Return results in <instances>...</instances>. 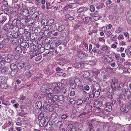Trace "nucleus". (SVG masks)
<instances>
[{"label":"nucleus","instance_id":"nucleus-1","mask_svg":"<svg viewBox=\"0 0 131 131\" xmlns=\"http://www.w3.org/2000/svg\"><path fill=\"white\" fill-rule=\"evenodd\" d=\"M54 28L60 32H62L65 29V26L64 25H61L59 23H57L54 24Z\"/></svg>","mask_w":131,"mask_h":131},{"label":"nucleus","instance_id":"nucleus-2","mask_svg":"<svg viewBox=\"0 0 131 131\" xmlns=\"http://www.w3.org/2000/svg\"><path fill=\"white\" fill-rule=\"evenodd\" d=\"M50 28L49 29V27L48 26L44 27L43 28V30H44L43 35L45 36L50 35L51 32L50 30Z\"/></svg>","mask_w":131,"mask_h":131},{"label":"nucleus","instance_id":"nucleus-3","mask_svg":"<svg viewBox=\"0 0 131 131\" xmlns=\"http://www.w3.org/2000/svg\"><path fill=\"white\" fill-rule=\"evenodd\" d=\"M62 85H63V83H59L57 85V86H56L54 88L53 91L55 94H58L60 93V89L58 86L60 85L61 86H62Z\"/></svg>","mask_w":131,"mask_h":131},{"label":"nucleus","instance_id":"nucleus-4","mask_svg":"<svg viewBox=\"0 0 131 131\" xmlns=\"http://www.w3.org/2000/svg\"><path fill=\"white\" fill-rule=\"evenodd\" d=\"M12 37L14 38H16L18 40L19 38L23 37V36L22 34L19 32H15L13 35Z\"/></svg>","mask_w":131,"mask_h":131},{"label":"nucleus","instance_id":"nucleus-5","mask_svg":"<svg viewBox=\"0 0 131 131\" xmlns=\"http://www.w3.org/2000/svg\"><path fill=\"white\" fill-rule=\"evenodd\" d=\"M47 85H42L41 88V91L43 92H45L46 93V92H48L49 91H52V90L51 89H49L48 90L47 89Z\"/></svg>","mask_w":131,"mask_h":131},{"label":"nucleus","instance_id":"nucleus-6","mask_svg":"<svg viewBox=\"0 0 131 131\" xmlns=\"http://www.w3.org/2000/svg\"><path fill=\"white\" fill-rule=\"evenodd\" d=\"M130 105H130L126 107L125 105H123L121 108V110L122 111L127 113L129 111L130 108Z\"/></svg>","mask_w":131,"mask_h":131},{"label":"nucleus","instance_id":"nucleus-7","mask_svg":"<svg viewBox=\"0 0 131 131\" xmlns=\"http://www.w3.org/2000/svg\"><path fill=\"white\" fill-rule=\"evenodd\" d=\"M79 75L82 77L86 78L90 76V73L88 71H83L80 73Z\"/></svg>","mask_w":131,"mask_h":131},{"label":"nucleus","instance_id":"nucleus-8","mask_svg":"<svg viewBox=\"0 0 131 131\" xmlns=\"http://www.w3.org/2000/svg\"><path fill=\"white\" fill-rule=\"evenodd\" d=\"M1 72L5 74L9 75L10 73V70L7 67H4L2 68Z\"/></svg>","mask_w":131,"mask_h":131},{"label":"nucleus","instance_id":"nucleus-9","mask_svg":"<svg viewBox=\"0 0 131 131\" xmlns=\"http://www.w3.org/2000/svg\"><path fill=\"white\" fill-rule=\"evenodd\" d=\"M43 100H44L43 102L44 104H46L47 106L48 105L51 104L52 103V99L47 98L46 97H43Z\"/></svg>","mask_w":131,"mask_h":131},{"label":"nucleus","instance_id":"nucleus-10","mask_svg":"<svg viewBox=\"0 0 131 131\" xmlns=\"http://www.w3.org/2000/svg\"><path fill=\"white\" fill-rule=\"evenodd\" d=\"M91 122L93 126L96 127H98L99 125L101 123L98 121H97L96 119H92L91 120Z\"/></svg>","mask_w":131,"mask_h":131},{"label":"nucleus","instance_id":"nucleus-11","mask_svg":"<svg viewBox=\"0 0 131 131\" xmlns=\"http://www.w3.org/2000/svg\"><path fill=\"white\" fill-rule=\"evenodd\" d=\"M128 85H124L123 89V92L129 95L131 93L128 88Z\"/></svg>","mask_w":131,"mask_h":131},{"label":"nucleus","instance_id":"nucleus-12","mask_svg":"<svg viewBox=\"0 0 131 131\" xmlns=\"http://www.w3.org/2000/svg\"><path fill=\"white\" fill-rule=\"evenodd\" d=\"M20 45L22 48L24 49V50L25 49L28 48L29 47V44L26 42H21L20 43Z\"/></svg>","mask_w":131,"mask_h":131},{"label":"nucleus","instance_id":"nucleus-13","mask_svg":"<svg viewBox=\"0 0 131 131\" xmlns=\"http://www.w3.org/2000/svg\"><path fill=\"white\" fill-rule=\"evenodd\" d=\"M13 26L12 24L8 23L4 25V29L6 31L8 30L9 29H11Z\"/></svg>","mask_w":131,"mask_h":131},{"label":"nucleus","instance_id":"nucleus-14","mask_svg":"<svg viewBox=\"0 0 131 131\" xmlns=\"http://www.w3.org/2000/svg\"><path fill=\"white\" fill-rule=\"evenodd\" d=\"M25 66V62H19L17 65L18 69L19 71V69H21L23 68Z\"/></svg>","mask_w":131,"mask_h":131},{"label":"nucleus","instance_id":"nucleus-15","mask_svg":"<svg viewBox=\"0 0 131 131\" xmlns=\"http://www.w3.org/2000/svg\"><path fill=\"white\" fill-rule=\"evenodd\" d=\"M15 51L17 52L20 53L22 51H24V49H23L22 47L20 46H17L15 48Z\"/></svg>","mask_w":131,"mask_h":131},{"label":"nucleus","instance_id":"nucleus-16","mask_svg":"<svg viewBox=\"0 0 131 131\" xmlns=\"http://www.w3.org/2000/svg\"><path fill=\"white\" fill-rule=\"evenodd\" d=\"M112 110V108L111 106L108 105L105 108L104 110V113L106 112H109L111 111Z\"/></svg>","mask_w":131,"mask_h":131},{"label":"nucleus","instance_id":"nucleus-17","mask_svg":"<svg viewBox=\"0 0 131 131\" xmlns=\"http://www.w3.org/2000/svg\"><path fill=\"white\" fill-rule=\"evenodd\" d=\"M78 56L79 58L81 59H84L86 57V56L85 54V53L82 51L79 53L78 54Z\"/></svg>","mask_w":131,"mask_h":131},{"label":"nucleus","instance_id":"nucleus-18","mask_svg":"<svg viewBox=\"0 0 131 131\" xmlns=\"http://www.w3.org/2000/svg\"><path fill=\"white\" fill-rule=\"evenodd\" d=\"M104 58L106 60V61L107 62H111L113 61L112 58L108 56L107 55H106L104 56Z\"/></svg>","mask_w":131,"mask_h":131},{"label":"nucleus","instance_id":"nucleus-19","mask_svg":"<svg viewBox=\"0 0 131 131\" xmlns=\"http://www.w3.org/2000/svg\"><path fill=\"white\" fill-rule=\"evenodd\" d=\"M103 131H108L110 127L108 125L105 123H103Z\"/></svg>","mask_w":131,"mask_h":131},{"label":"nucleus","instance_id":"nucleus-20","mask_svg":"<svg viewBox=\"0 0 131 131\" xmlns=\"http://www.w3.org/2000/svg\"><path fill=\"white\" fill-rule=\"evenodd\" d=\"M42 103L40 101L37 102L35 104L36 107L38 109H40V108L42 107Z\"/></svg>","mask_w":131,"mask_h":131},{"label":"nucleus","instance_id":"nucleus-21","mask_svg":"<svg viewBox=\"0 0 131 131\" xmlns=\"http://www.w3.org/2000/svg\"><path fill=\"white\" fill-rule=\"evenodd\" d=\"M52 124L51 122H49L47 123L46 125V128L48 130H50L51 128Z\"/></svg>","mask_w":131,"mask_h":131},{"label":"nucleus","instance_id":"nucleus-22","mask_svg":"<svg viewBox=\"0 0 131 131\" xmlns=\"http://www.w3.org/2000/svg\"><path fill=\"white\" fill-rule=\"evenodd\" d=\"M88 10L86 7H80L77 10V12L78 13H80L84 12L87 11Z\"/></svg>","mask_w":131,"mask_h":131},{"label":"nucleus","instance_id":"nucleus-23","mask_svg":"<svg viewBox=\"0 0 131 131\" xmlns=\"http://www.w3.org/2000/svg\"><path fill=\"white\" fill-rule=\"evenodd\" d=\"M45 96L44 97H46V98L51 99V98L53 96L52 94L51 93L50 91L48 92H46V94H45Z\"/></svg>","mask_w":131,"mask_h":131},{"label":"nucleus","instance_id":"nucleus-24","mask_svg":"<svg viewBox=\"0 0 131 131\" xmlns=\"http://www.w3.org/2000/svg\"><path fill=\"white\" fill-rule=\"evenodd\" d=\"M95 91V89H92L91 90L90 92L89 93V96L90 98H92L94 97V92Z\"/></svg>","mask_w":131,"mask_h":131},{"label":"nucleus","instance_id":"nucleus-25","mask_svg":"<svg viewBox=\"0 0 131 131\" xmlns=\"http://www.w3.org/2000/svg\"><path fill=\"white\" fill-rule=\"evenodd\" d=\"M11 71H10V72L9 74L13 77L14 76L17 72H19L18 70L11 69Z\"/></svg>","mask_w":131,"mask_h":131},{"label":"nucleus","instance_id":"nucleus-26","mask_svg":"<svg viewBox=\"0 0 131 131\" xmlns=\"http://www.w3.org/2000/svg\"><path fill=\"white\" fill-rule=\"evenodd\" d=\"M6 79V78L3 76H1L0 77V82L1 84H5L6 83V80H5Z\"/></svg>","mask_w":131,"mask_h":131},{"label":"nucleus","instance_id":"nucleus-27","mask_svg":"<svg viewBox=\"0 0 131 131\" xmlns=\"http://www.w3.org/2000/svg\"><path fill=\"white\" fill-rule=\"evenodd\" d=\"M54 22V20L52 19H49L48 21H47V23L46 24H47V26L48 25L49 26H51L53 24Z\"/></svg>","mask_w":131,"mask_h":131},{"label":"nucleus","instance_id":"nucleus-28","mask_svg":"<svg viewBox=\"0 0 131 131\" xmlns=\"http://www.w3.org/2000/svg\"><path fill=\"white\" fill-rule=\"evenodd\" d=\"M22 14L24 16H28L29 15V11L27 9H24L22 12Z\"/></svg>","mask_w":131,"mask_h":131},{"label":"nucleus","instance_id":"nucleus-29","mask_svg":"<svg viewBox=\"0 0 131 131\" xmlns=\"http://www.w3.org/2000/svg\"><path fill=\"white\" fill-rule=\"evenodd\" d=\"M18 40L16 38H13L11 39V42L13 44V45H16L18 43Z\"/></svg>","mask_w":131,"mask_h":131},{"label":"nucleus","instance_id":"nucleus-30","mask_svg":"<svg viewBox=\"0 0 131 131\" xmlns=\"http://www.w3.org/2000/svg\"><path fill=\"white\" fill-rule=\"evenodd\" d=\"M15 19H16V20L18 22L19 21H20V24L22 25H24V23H23V22H21V21L24 20V19H21L20 17L19 16L16 18Z\"/></svg>","mask_w":131,"mask_h":131},{"label":"nucleus","instance_id":"nucleus-31","mask_svg":"<svg viewBox=\"0 0 131 131\" xmlns=\"http://www.w3.org/2000/svg\"><path fill=\"white\" fill-rule=\"evenodd\" d=\"M11 69L18 70L17 68V65L14 63H12L10 65Z\"/></svg>","mask_w":131,"mask_h":131},{"label":"nucleus","instance_id":"nucleus-32","mask_svg":"<svg viewBox=\"0 0 131 131\" xmlns=\"http://www.w3.org/2000/svg\"><path fill=\"white\" fill-rule=\"evenodd\" d=\"M118 82V81L117 79H112V86H114L115 85H117Z\"/></svg>","mask_w":131,"mask_h":131},{"label":"nucleus","instance_id":"nucleus-33","mask_svg":"<svg viewBox=\"0 0 131 131\" xmlns=\"http://www.w3.org/2000/svg\"><path fill=\"white\" fill-rule=\"evenodd\" d=\"M112 86V90L113 91H119V88L118 86L117 85H114V86Z\"/></svg>","mask_w":131,"mask_h":131},{"label":"nucleus","instance_id":"nucleus-34","mask_svg":"<svg viewBox=\"0 0 131 131\" xmlns=\"http://www.w3.org/2000/svg\"><path fill=\"white\" fill-rule=\"evenodd\" d=\"M57 126L58 128H60L62 127V123L61 120L57 122Z\"/></svg>","mask_w":131,"mask_h":131},{"label":"nucleus","instance_id":"nucleus-35","mask_svg":"<svg viewBox=\"0 0 131 131\" xmlns=\"http://www.w3.org/2000/svg\"><path fill=\"white\" fill-rule=\"evenodd\" d=\"M100 92L99 91H96V90L95 89V91L94 92V97L95 98H96L98 97L100 95Z\"/></svg>","mask_w":131,"mask_h":131},{"label":"nucleus","instance_id":"nucleus-36","mask_svg":"<svg viewBox=\"0 0 131 131\" xmlns=\"http://www.w3.org/2000/svg\"><path fill=\"white\" fill-rule=\"evenodd\" d=\"M58 115L56 113H53L51 115L50 118L52 119H54L57 117Z\"/></svg>","mask_w":131,"mask_h":131},{"label":"nucleus","instance_id":"nucleus-37","mask_svg":"<svg viewBox=\"0 0 131 131\" xmlns=\"http://www.w3.org/2000/svg\"><path fill=\"white\" fill-rule=\"evenodd\" d=\"M123 29L120 27H118L115 31V32L117 33H119L122 32Z\"/></svg>","mask_w":131,"mask_h":131},{"label":"nucleus","instance_id":"nucleus-38","mask_svg":"<svg viewBox=\"0 0 131 131\" xmlns=\"http://www.w3.org/2000/svg\"><path fill=\"white\" fill-rule=\"evenodd\" d=\"M33 71V70H31L29 72H28L26 74V75L29 77H30L32 74V73Z\"/></svg>","mask_w":131,"mask_h":131},{"label":"nucleus","instance_id":"nucleus-39","mask_svg":"<svg viewBox=\"0 0 131 131\" xmlns=\"http://www.w3.org/2000/svg\"><path fill=\"white\" fill-rule=\"evenodd\" d=\"M74 82L75 84L78 86H79L81 83L80 80L78 78H75L74 80Z\"/></svg>","mask_w":131,"mask_h":131},{"label":"nucleus","instance_id":"nucleus-40","mask_svg":"<svg viewBox=\"0 0 131 131\" xmlns=\"http://www.w3.org/2000/svg\"><path fill=\"white\" fill-rule=\"evenodd\" d=\"M47 20L45 19H43L41 21V23L42 25H43L45 26V27L47 26V24H46V23H47Z\"/></svg>","mask_w":131,"mask_h":131},{"label":"nucleus","instance_id":"nucleus-41","mask_svg":"<svg viewBox=\"0 0 131 131\" xmlns=\"http://www.w3.org/2000/svg\"><path fill=\"white\" fill-rule=\"evenodd\" d=\"M101 50L107 52H109V50L108 49V47L107 46H105L103 47L101 49Z\"/></svg>","mask_w":131,"mask_h":131},{"label":"nucleus","instance_id":"nucleus-42","mask_svg":"<svg viewBox=\"0 0 131 131\" xmlns=\"http://www.w3.org/2000/svg\"><path fill=\"white\" fill-rule=\"evenodd\" d=\"M125 52L128 55V56L131 55V51L129 50L128 49H125Z\"/></svg>","mask_w":131,"mask_h":131},{"label":"nucleus","instance_id":"nucleus-43","mask_svg":"<svg viewBox=\"0 0 131 131\" xmlns=\"http://www.w3.org/2000/svg\"><path fill=\"white\" fill-rule=\"evenodd\" d=\"M18 23L16 19H15L13 21L12 25L13 26H18L17 24Z\"/></svg>","mask_w":131,"mask_h":131},{"label":"nucleus","instance_id":"nucleus-44","mask_svg":"<svg viewBox=\"0 0 131 131\" xmlns=\"http://www.w3.org/2000/svg\"><path fill=\"white\" fill-rule=\"evenodd\" d=\"M100 72L98 71H95L93 72V77L95 79H96L98 75V74Z\"/></svg>","mask_w":131,"mask_h":131},{"label":"nucleus","instance_id":"nucleus-45","mask_svg":"<svg viewBox=\"0 0 131 131\" xmlns=\"http://www.w3.org/2000/svg\"><path fill=\"white\" fill-rule=\"evenodd\" d=\"M88 126L89 129H91L92 128H94L93 125L92 124L91 122V120L88 122Z\"/></svg>","mask_w":131,"mask_h":131},{"label":"nucleus","instance_id":"nucleus-46","mask_svg":"<svg viewBox=\"0 0 131 131\" xmlns=\"http://www.w3.org/2000/svg\"><path fill=\"white\" fill-rule=\"evenodd\" d=\"M72 7V6L70 5H67L64 8V9L65 10H68V9L71 8Z\"/></svg>","mask_w":131,"mask_h":131},{"label":"nucleus","instance_id":"nucleus-47","mask_svg":"<svg viewBox=\"0 0 131 131\" xmlns=\"http://www.w3.org/2000/svg\"><path fill=\"white\" fill-rule=\"evenodd\" d=\"M102 75H103V77L104 79H107L109 77L107 73L104 72H102Z\"/></svg>","mask_w":131,"mask_h":131},{"label":"nucleus","instance_id":"nucleus-48","mask_svg":"<svg viewBox=\"0 0 131 131\" xmlns=\"http://www.w3.org/2000/svg\"><path fill=\"white\" fill-rule=\"evenodd\" d=\"M51 41V39L50 37L47 38L45 40V42L49 44Z\"/></svg>","mask_w":131,"mask_h":131},{"label":"nucleus","instance_id":"nucleus-49","mask_svg":"<svg viewBox=\"0 0 131 131\" xmlns=\"http://www.w3.org/2000/svg\"><path fill=\"white\" fill-rule=\"evenodd\" d=\"M70 88L72 89H75L76 88L75 84L74 83H71L70 85Z\"/></svg>","mask_w":131,"mask_h":131},{"label":"nucleus","instance_id":"nucleus-50","mask_svg":"<svg viewBox=\"0 0 131 131\" xmlns=\"http://www.w3.org/2000/svg\"><path fill=\"white\" fill-rule=\"evenodd\" d=\"M53 101L55 102L58 100V96L57 95H54L52 96Z\"/></svg>","mask_w":131,"mask_h":131},{"label":"nucleus","instance_id":"nucleus-51","mask_svg":"<svg viewBox=\"0 0 131 131\" xmlns=\"http://www.w3.org/2000/svg\"><path fill=\"white\" fill-rule=\"evenodd\" d=\"M49 46V44L45 43L44 46L43 47L45 49L48 50L50 48Z\"/></svg>","mask_w":131,"mask_h":131},{"label":"nucleus","instance_id":"nucleus-52","mask_svg":"<svg viewBox=\"0 0 131 131\" xmlns=\"http://www.w3.org/2000/svg\"><path fill=\"white\" fill-rule=\"evenodd\" d=\"M8 86L6 84V83L5 84H1V87L3 89H6L7 87Z\"/></svg>","mask_w":131,"mask_h":131},{"label":"nucleus","instance_id":"nucleus-53","mask_svg":"<svg viewBox=\"0 0 131 131\" xmlns=\"http://www.w3.org/2000/svg\"><path fill=\"white\" fill-rule=\"evenodd\" d=\"M104 5L103 3H101L99 5L97 6L96 8L98 9H100L101 8H102Z\"/></svg>","mask_w":131,"mask_h":131},{"label":"nucleus","instance_id":"nucleus-54","mask_svg":"<svg viewBox=\"0 0 131 131\" xmlns=\"http://www.w3.org/2000/svg\"><path fill=\"white\" fill-rule=\"evenodd\" d=\"M32 53L33 54V56H36L37 54H40V53L39 50L37 49H36Z\"/></svg>","mask_w":131,"mask_h":131},{"label":"nucleus","instance_id":"nucleus-55","mask_svg":"<svg viewBox=\"0 0 131 131\" xmlns=\"http://www.w3.org/2000/svg\"><path fill=\"white\" fill-rule=\"evenodd\" d=\"M44 114L43 113H41L40 114L38 117V118L39 120H41L43 118Z\"/></svg>","mask_w":131,"mask_h":131},{"label":"nucleus","instance_id":"nucleus-56","mask_svg":"<svg viewBox=\"0 0 131 131\" xmlns=\"http://www.w3.org/2000/svg\"><path fill=\"white\" fill-rule=\"evenodd\" d=\"M95 10V8L93 5H92L91 6L90 8V10L92 12H94Z\"/></svg>","mask_w":131,"mask_h":131},{"label":"nucleus","instance_id":"nucleus-57","mask_svg":"<svg viewBox=\"0 0 131 131\" xmlns=\"http://www.w3.org/2000/svg\"><path fill=\"white\" fill-rule=\"evenodd\" d=\"M24 68L25 70H28L30 69L31 68V66L29 64H27L26 66H24Z\"/></svg>","mask_w":131,"mask_h":131},{"label":"nucleus","instance_id":"nucleus-58","mask_svg":"<svg viewBox=\"0 0 131 131\" xmlns=\"http://www.w3.org/2000/svg\"><path fill=\"white\" fill-rule=\"evenodd\" d=\"M108 82L105 80H103L101 82V84L103 86H105L107 85Z\"/></svg>","mask_w":131,"mask_h":131},{"label":"nucleus","instance_id":"nucleus-59","mask_svg":"<svg viewBox=\"0 0 131 131\" xmlns=\"http://www.w3.org/2000/svg\"><path fill=\"white\" fill-rule=\"evenodd\" d=\"M57 75L59 76H65L66 74L65 73L61 72H58L57 73Z\"/></svg>","mask_w":131,"mask_h":131},{"label":"nucleus","instance_id":"nucleus-60","mask_svg":"<svg viewBox=\"0 0 131 131\" xmlns=\"http://www.w3.org/2000/svg\"><path fill=\"white\" fill-rule=\"evenodd\" d=\"M18 26H13L11 29H13V31H15L18 30Z\"/></svg>","mask_w":131,"mask_h":131},{"label":"nucleus","instance_id":"nucleus-61","mask_svg":"<svg viewBox=\"0 0 131 131\" xmlns=\"http://www.w3.org/2000/svg\"><path fill=\"white\" fill-rule=\"evenodd\" d=\"M12 35V32L11 31H9L6 33V36L8 37H11Z\"/></svg>","mask_w":131,"mask_h":131},{"label":"nucleus","instance_id":"nucleus-62","mask_svg":"<svg viewBox=\"0 0 131 131\" xmlns=\"http://www.w3.org/2000/svg\"><path fill=\"white\" fill-rule=\"evenodd\" d=\"M42 58V57L41 56L39 55L36 58L35 60L36 61H39Z\"/></svg>","mask_w":131,"mask_h":131},{"label":"nucleus","instance_id":"nucleus-63","mask_svg":"<svg viewBox=\"0 0 131 131\" xmlns=\"http://www.w3.org/2000/svg\"><path fill=\"white\" fill-rule=\"evenodd\" d=\"M68 130H70V129H71L70 131H72L73 130V128H72V125L71 124H69L68 126Z\"/></svg>","mask_w":131,"mask_h":131},{"label":"nucleus","instance_id":"nucleus-64","mask_svg":"<svg viewBox=\"0 0 131 131\" xmlns=\"http://www.w3.org/2000/svg\"><path fill=\"white\" fill-rule=\"evenodd\" d=\"M64 97L62 95L58 96V100L60 101H63L64 100Z\"/></svg>","mask_w":131,"mask_h":131}]
</instances>
